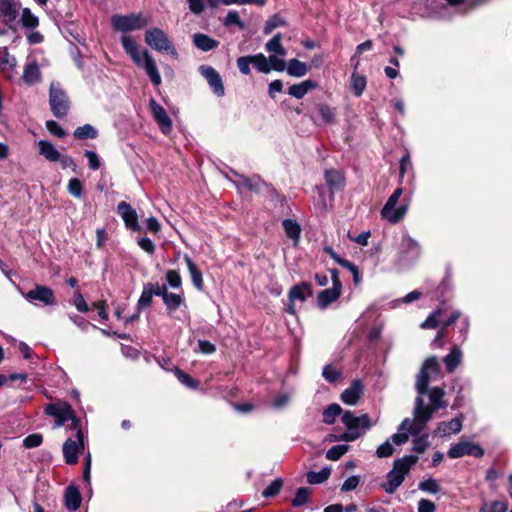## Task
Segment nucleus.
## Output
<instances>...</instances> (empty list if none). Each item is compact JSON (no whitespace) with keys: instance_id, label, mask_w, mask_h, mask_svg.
Returning a JSON list of instances; mask_svg holds the SVG:
<instances>
[{"instance_id":"f257e3e1","label":"nucleus","mask_w":512,"mask_h":512,"mask_svg":"<svg viewBox=\"0 0 512 512\" xmlns=\"http://www.w3.org/2000/svg\"><path fill=\"white\" fill-rule=\"evenodd\" d=\"M418 461L415 455H408L396 459L393 468L387 474V481L382 484V488L386 493L393 494L404 481L405 476L409 473L413 465Z\"/></svg>"},{"instance_id":"f03ea898","label":"nucleus","mask_w":512,"mask_h":512,"mask_svg":"<svg viewBox=\"0 0 512 512\" xmlns=\"http://www.w3.org/2000/svg\"><path fill=\"white\" fill-rule=\"evenodd\" d=\"M434 412L431 408L424 405L422 395H419L415 401L413 419H404L400 425V430L417 435L424 429L427 422L430 421Z\"/></svg>"},{"instance_id":"7ed1b4c3","label":"nucleus","mask_w":512,"mask_h":512,"mask_svg":"<svg viewBox=\"0 0 512 512\" xmlns=\"http://www.w3.org/2000/svg\"><path fill=\"white\" fill-rule=\"evenodd\" d=\"M342 422L348 430L340 437V439L344 441H354L358 439L371 427L370 417L367 414L355 416L351 411L343 413Z\"/></svg>"},{"instance_id":"20e7f679","label":"nucleus","mask_w":512,"mask_h":512,"mask_svg":"<svg viewBox=\"0 0 512 512\" xmlns=\"http://www.w3.org/2000/svg\"><path fill=\"white\" fill-rule=\"evenodd\" d=\"M45 414L55 418V427H61L67 421H71V428L77 430L80 420L74 414L72 407L67 402L51 403L45 407Z\"/></svg>"},{"instance_id":"39448f33","label":"nucleus","mask_w":512,"mask_h":512,"mask_svg":"<svg viewBox=\"0 0 512 512\" xmlns=\"http://www.w3.org/2000/svg\"><path fill=\"white\" fill-rule=\"evenodd\" d=\"M145 42L154 50L167 52L174 59H178V52L172 45L167 34L160 28H151L145 33Z\"/></svg>"},{"instance_id":"423d86ee","label":"nucleus","mask_w":512,"mask_h":512,"mask_svg":"<svg viewBox=\"0 0 512 512\" xmlns=\"http://www.w3.org/2000/svg\"><path fill=\"white\" fill-rule=\"evenodd\" d=\"M49 104L53 115L57 118L65 117L69 111L70 102L59 84L52 83L49 90Z\"/></svg>"},{"instance_id":"0eeeda50","label":"nucleus","mask_w":512,"mask_h":512,"mask_svg":"<svg viewBox=\"0 0 512 512\" xmlns=\"http://www.w3.org/2000/svg\"><path fill=\"white\" fill-rule=\"evenodd\" d=\"M439 373L440 365L437 357L432 356L427 358L424 361L416 379L415 387L419 395H424L426 393L431 375H438Z\"/></svg>"},{"instance_id":"6e6552de","label":"nucleus","mask_w":512,"mask_h":512,"mask_svg":"<svg viewBox=\"0 0 512 512\" xmlns=\"http://www.w3.org/2000/svg\"><path fill=\"white\" fill-rule=\"evenodd\" d=\"M402 194V189H396L393 194L388 198L386 204L381 210V215L384 219L388 220L391 223L399 222L407 212V206L401 205L399 208H396L399 197Z\"/></svg>"},{"instance_id":"1a4fd4ad","label":"nucleus","mask_w":512,"mask_h":512,"mask_svg":"<svg viewBox=\"0 0 512 512\" xmlns=\"http://www.w3.org/2000/svg\"><path fill=\"white\" fill-rule=\"evenodd\" d=\"M76 441L68 438L63 444V456L67 464L73 465L78 462V454L84 450V435L81 428H77Z\"/></svg>"},{"instance_id":"9d476101","label":"nucleus","mask_w":512,"mask_h":512,"mask_svg":"<svg viewBox=\"0 0 512 512\" xmlns=\"http://www.w3.org/2000/svg\"><path fill=\"white\" fill-rule=\"evenodd\" d=\"M251 59L254 67L262 73H269L272 70L283 71L285 69L284 59L276 55H270L267 58L264 54L259 53L251 56Z\"/></svg>"},{"instance_id":"9b49d317","label":"nucleus","mask_w":512,"mask_h":512,"mask_svg":"<svg viewBox=\"0 0 512 512\" xmlns=\"http://www.w3.org/2000/svg\"><path fill=\"white\" fill-rule=\"evenodd\" d=\"M113 27L121 32L138 30L146 26L147 22L140 15H114L111 19Z\"/></svg>"},{"instance_id":"f8f14e48","label":"nucleus","mask_w":512,"mask_h":512,"mask_svg":"<svg viewBox=\"0 0 512 512\" xmlns=\"http://www.w3.org/2000/svg\"><path fill=\"white\" fill-rule=\"evenodd\" d=\"M447 454L452 459L460 458L465 455L481 458L484 455V450L478 444L469 441H460L452 445Z\"/></svg>"},{"instance_id":"ddd939ff","label":"nucleus","mask_w":512,"mask_h":512,"mask_svg":"<svg viewBox=\"0 0 512 512\" xmlns=\"http://www.w3.org/2000/svg\"><path fill=\"white\" fill-rule=\"evenodd\" d=\"M24 297L30 302L38 301L45 306H52L56 303L53 290L44 285H36L34 289L25 293Z\"/></svg>"},{"instance_id":"4468645a","label":"nucleus","mask_w":512,"mask_h":512,"mask_svg":"<svg viewBox=\"0 0 512 512\" xmlns=\"http://www.w3.org/2000/svg\"><path fill=\"white\" fill-rule=\"evenodd\" d=\"M199 72L207 80L214 94H216L218 97L224 96L225 88L223 81L215 68L208 65H202L199 67Z\"/></svg>"},{"instance_id":"2eb2a0df","label":"nucleus","mask_w":512,"mask_h":512,"mask_svg":"<svg viewBox=\"0 0 512 512\" xmlns=\"http://www.w3.org/2000/svg\"><path fill=\"white\" fill-rule=\"evenodd\" d=\"M154 120L164 134H169L172 129V121L166 110L155 99L149 101Z\"/></svg>"},{"instance_id":"dca6fc26","label":"nucleus","mask_w":512,"mask_h":512,"mask_svg":"<svg viewBox=\"0 0 512 512\" xmlns=\"http://www.w3.org/2000/svg\"><path fill=\"white\" fill-rule=\"evenodd\" d=\"M117 212L123 219L127 228L133 231L140 230L137 212L129 203L121 201L117 206Z\"/></svg>"},{"instance_id":"f3484780","label":"nucleus","mask_w":512,"mask_h":512,"mask_svg":"<svg viewBox=\"0 0 512 512\" xmlns=\"http://www.w3.org/2000/svg\"><path fill=\"white\" fill-rule=\"evenodd\" d=\"M20 4L15 0H0V18L3 23L10 25L19 13Z\"/></svg>"},{"instance_id":"a211bd4d","label":"nucleus","mask_w":512,"mask_h":512,"mask_svg":"<svg viewBox=\"0 0 512 512\" xmlns=\"http://www.w3.org/2000/svg\"><path fill=\"white\" fill-rule=\"evenodd\" d=\"M140 67H143L145 69L148 77L150 78L154 86H159L161 84L162 79L158 71L156 62L147 50L143 52L142 65Z\"/></svg>"},{"instance_id":"6ab92c4d","label":"nucleus","mask_w":512,"mask_h":512,"mask_svg":"<svg viewBox=\"0 0 512 512\" xmlns=\"http://www.w3.org/2000/svg\"><path fill=\"white\" fill-rule=\"evenodd\" d=\"M363 394V385L359 380H354L350 387L341 394V400L348 405H355Z\"/></svg>"},{"instance_id":"aec40b11","label":"nucleus","mask_w":512,"mask_h":512,"mask_svg":"<svg viewBox=\"0 0 512 512\" xmlns=\"http://www.w3.org/2000/svg\"><path fill=\"white\" fill-rule=\"evenodd\" d=\"M121 43H122V46H123L125 52L128 55H130L133 62L137 66H141L143 54L141 55V53L139 52L138 45H137L136 41L131 36L122 35Z\"/></svg>"},{"instance_id":"412c9836","label":"nucleus","mask_w":512,"mask_h":512,"mask_svg":"<svg viewBox=\"0 0 512 512\" xmlns=\"http://www.w3.org/2000/svg\"><path fill=\"white\" fill-rule=\"evenodd\" d=\"M462 429V421L460 418H453L447 422H441L438 424L435 434L441 437H445L451 434H457Z\"/></svg>"},{"instance_id":"4be33fe9","label":"nucleus","mask_w":512,"mask_h":512,"mask_svg":"<svg viewBox=\"0 0 512 512\" xmlns=\"http://www.w3.org/2000/svg\"><path fill=\"white\" fill-rule=\"evenodd\" d=\"M342 289L335 287L322 290L317 296V304L321 309L327 308L331 303L335 302L341 295Z\"/></svg>"},{"instance_id":"5701e85b","label":"nucleus","mask_w":512,"mask_h":512,"mask_svg":"<svg viewBox=\"0 0 512 512\" xmlns=\"http://www.w3.org/2000/svg\"><path fill=\"white\" fill-rule=\"evenodd\" d=\"M82 497L80 491L75 486H68L64 494L65 506L68 510L75 511L81 505Z\"/></svg>"},{"instance_id":"b1692460","label":"nucleus","mask_w":512,"mask_h":512,"mask_svg":"<svg viewBox=\"0 0 512 512\" xmlns=\"http://www.w3.org/2000/svg\"><path fill=\"white\" fill-rule=\"evenodd\" d=\"M462 351L459 346L454 345L450 353L444 357L443 362L448 373H453L462 362Z\"/></svg>"},{"instance_id":"393cba45","label":"nucleus","mask_w":512,"mask_h":512,"mask_svg":"<svg viewBox=\"0 0 512 512\" xmlns=\"http://www.w3.org/2000/svg\"><path fill=\"white\" fill-rule=\"evenodd\" d=\"M317 87V82L307 79L300 83L290 85V96L297 99L303 98L308 92L314 90Z\"/></svg>"},{"instance_id":"a878e982","label":"nucleus","mask_w":512,"mask_h":512,"mask_svg":"<svg viewBox=\"0 0 512 512\" xmlns=\"http://www.w3.org/2000/svg\"><path fill=\"white\" fill-rule=\"evenodd\" d=\"M237 185L241 188L255 192H261L267 186L258 176H240L237 180Z\"/></svg>"},{"instance_id":"bb28decb","label":"nucleus","mask_w":512,"mask_h":512,"mask_svg":"<svg viewBox=\"0 0 512 512\" xmlns=\"http://www.w3.org/2000/svg\"><path fill=\"white\" fill-rule=\"evenodd\" d=\"M184 261L187 264V268L189 270L193 285L195 286L196 289L202 290L204 287V282L201 271L198 269V267L196 266V264L193 262L189 255H184Z\"/></svg>"},{"instance_id":"cd10ccee","label":"nucleus","mask_w":512,"mask_h":512,"mask_svg":"<svg viewBox=\"0 0 512 512\" xmlns=\"http://www.w3.org/2000/svg\"><path fill=\"white\" fill-rule=\"evenodd\" d=\"M193 44L200 50L207 52L219 45V42L206 34L196 33L193 35Z\"/></svg>"},{"instance_id":"c85d7f7f","label":"nucleus","mask_w":512,"mask_h":512,"mask_svg":"<svg viewBox=\"0 0 512 512\" xmlns=\"http://www.w3.org/2000/svg\"><path fill=\"white\" fill-rule=\"evenodd\" d=\"M40 77V69L35 61L25 65L22 79L26 84L33 85L40 80Z\"/></svg>"},{"instance_id":"c756f323","label":"nucleus","mask_w":512,"mask_h":512,"mask_svg":"<svg viewBox=\"0 0 512 512\" xmlns=\"http://www.w3.org/2000/svg\"><path fill=\"white\" fill-rule=\"evenodd\" d=\"M39 153L44 156L48 161L56 162L60 158L59 151L55 148V146L45 140H40L38 142Z\"/></svg>"},{"instance_id":"7c9ffc66","label":"nucleus","mask_w":512,"mask_h":512,"mask_svg":"<svg viewBox=\"0 0 512 512\" xmlns=\"http://www.w3.org/2000/svg\"><path fill=\"white\" fill-rule=\"evenodd\" d=\"M325 180L329 187V189L333 192L338 190L344 186V177L343 175L334 169L326 170L325 172Z\"/></svg>"},{"instance_id":"2f4dec72","label":"nucleus","mask_w":512,"mask_h":512,"mask_svg":"<svg viewBox=\"0 0 512 512\" xmlns=\"http://www.w3.org/2000/svg\"><path fill=\"white\" fill-rule=\"evenodd\" d=\"M445 392L442 388L434 387L429 391V399L430 403L427 405L433 411H437L438 409L445 407V403L443 401V397Z\"/></svg>"},{"instance_id":"473e14b6","label":"nucleus","mask_w":512,"mask_h":512,"mask_svg":"<svg viewBox=\"0 0 512 512\" xmlns=\"http://www.w3.org/2000/svg\"><path fill=\"white\" fill-rule=\"evenodd\" d=\"M311 294L312 290L310 284L307 282H302L301 284L294 286L290 290V299L304 301L309 296H311Z\"/></svg>"},{"instance_id":"72a5a7b5","label":"nucleus","mask_w":512,"mask_h":512,"mask_svg":"<svg viewBox=\"0 0 512 512\" xmlns=\"http://www.w3.org/2000/svg\"><path fill=\"white\" fill-rule=\"evenodd\" d=\"M266 50L270 53V55H276L283 59L286 54L285 48L281 44V36L280 34H276L272 39H270L266 44Z\"/></svg>"},{"instance_id":"f704fd0d","label":"nucleus","mask_w":512,"mask_h":512,"mask_svg":"<svg viewBox=\"0 0 512 512\" xmlns=\"http://www.w3.org/2000/svg\"><path fill=\"white\" fill-rule=\"evenodd\" d=\"M153 289H154V283L149 282L144 285L142 293L138 300V305H137L138 310H141L144 307L150 306V304L152 302V297L154 295Z\"/></svg>"},{"instance_id":"c9c22d12","label":"nucleus","mask_w":512,"mask_h":512,"mask_svg":"<svg viewBox=\"0 0 512 512\" xmlns=\"http://www.w3.org/2000/svg\"><path fill=\"white\" fill-rule=\"evenodd\" d=\"M98 136V131L90 124H85L76 128L74 137L77 139H95Z\"/></svg>"},{"instance_id":"e433bc0d","label":"nucleus","mask_w":512,"mask_h":512,"mask_svg":"<svg viewBox=\"0 0 512 512\" xmlns=\"http://www.w3.org/2000/svg\"><path fill=\"white\" fill-rule=\"evenodd\" d=\"M164 304L169 312H173L178 309L182 303L184 302V298L182 294L172 293L170 292L168 295H165Z\"/></svg>"},{"instance_id":"4c0bfd02","label":"nucleus","mask_w":512,"mask_h":512,"mask_svg":"<svg viewBox=\"0 0 512 512\" xmlns=\"http://www.w3.org/2000/svg\"><path fill=\"white\" fill-rule=\"evenodd\" d=\"M16 65V59L11 56L7 48L0 49V69L2 71L13 70Z\"/></svg>"},{"instance_id":"58836bf2","label":"nucleus","mask_w":512,"mask_h":512,"mask_svg":"<svg viewBox=\"0 0 512 512\" xmlns=\"http://www.w3.org/2000/svg\"><path fill=\"white\" fill-rule=\"evenodd\" d=\"M342 413V408L338 404H331L323 412V422L333 424L336 418Z\"/></svg>"},{"instance_id":"ea45409f","label":"nucleus","mask_w":512,"mask_h":512,"mask_svg":"<svg viewBox=\"0 0 512 512\" xmlns=\"http://www.w3.org/2000/svg\"><path fill=\"white\" fill-rule=\"evenodd\" d=\"M20 21L25 28H36L39 24L38 17H36L29 8H24L20 17Z\"/></svg>"},{"instance_id":"a19ab883","label":"nucleus","mask_w":512,"mask_h":512,"mask_svg":"<svg viewBox=\"0 0 512 512\" xmlns=\"http://www.w3.org/2000/svg\"><path fill=\"white\" fill-rule=\"evenodd\" d=\"M174 374L175 376L177 377V379L182 383L184 384L185 386L191 388V389H196L198 388L199 386V381H197L196 379L192 378L189 374L185 373L183 370H181L180 368L176 367L174 369Z\"/></svg>"},{"instance_id":"79ce46f5","label":"nucleus","mask_w":512,"mask_h":512,"mask_svg":"<svg viewBox=\"0 0 512 512\" xmlns=\"http://www.w3.org/2000/svg\"><path fill=\"white\" fill-rule=\"evenodd\" d=\"M308 70L306 63L298 59H290V76L303 77L307 74Z\"/></svg>"},{"instance_id":"37998d69","label":"nucleus","mask_w":512,"mask_h":512,"mask_svg":"<svg viewBox=\"0 0 512 512\" xmlns=\"http://www.w3.org/2000/svg\"><path fill=\"white\" fill-rule=\"evenodd\" d=\"M351 87L356 96H361L366 87L365 77L357 73H353L351 76Z\"/></svg>"},{"instance_id":"c03bdc74","label":"nucleus","mask_w":512,"mask_h":512,"mask_svg":"<svg viewBox=\"0 0 512 512\" xmlns=\"http://www.w3.org/2000/svg\"><path fill=\"white\" fill-rule=\"evenodd\" d=\"M311 489L308 487H301L296 491L295 497L292 500L294 507H299L306 504L310 498Z\"/></svg>"},{"instance_id":"a18cd8bd","label":"nucleus","mask_w":512,"mask_h":512,"mask_svg":"<svg viewBox=\"0 0 512 512\" xmlns=\"http://www.w3.org/2000/svg\"><path fill=\"white\" fill-rule=\"evenodd\" d=\"M330 469L329 468H323L319 472H309L307 474V481L310 484H320L326 481L330 476Z\"/></svg>"},{"instance_id":"49530a36","label":"nucleus","mask_w":512,"mask_h":512,"mask_svg":"<svg viewBox=\"0 0 512 512\" xmlns=\"http://www.w3.org/2000/svg\"><path fill=\"white\" fill-rule=\"evenodd\" d=\"M349 450V446L346 444H340L333 446L326 452V458L332 461H336L340 459L347 451Z\"/></svg>"},{"instance_id":"de8ad7c7","label":"nucleus","mask_w":512,"mask_h":512,"mask_svg":"<svg viewBox=\"0 0 512 512\" xmlns=\"http://www.w3.org/2000/svg\"><path fill=\"white\" fill-rule=\"evenodd\" d=\"M442 314L441 309H437L420 325L422 329H434L439 324V319Z\"/></svg>"},{"instance_id":"09e8293b","label":"nucleus","mask_w":512,"mask_h":512,"mask_svg":"<svg viewBox=\"0 0 512 512\" xmlns=\"http://www.w3.org/2000/svg\"><path fill=\"white\" fill-rule=\"evenodd\" d=\"M508 509L507 504L502 501H494L491 503H485L480 512H506Z\"/></svg>"},{"instance_id":"8fccbe9b","label":"nucleus","mask_w":512,"mask_h":512,"mask_svg":"<svg viewBox=\"0 0 512 512\" xmlns=\"http://www.w3.org/2000/svg\"><path fill=\"white\" fill-rule=\"evenodd\" d=\"M168 285L172 288H180L182 285V278L177 270H168L165 275Z\"/></svg>"},{"instance_id":"3c124183","label":"nucleus","mask_w":512,"mask_h":512,"mask_svg":"<svg viewBox=\"0 0 512 512\" xmlns=\"http://www.w3.org/2000/svg\"><path fill=\"white\" fill-rule=\"evenodd\" d=\"M43 442V436L39 433L30 434L23 440V446L31 449L39 447Z\"/></svg>"},{"instance_id":"603ef678","label":"nucleus","mask_w":512,"mask_h":512,"mask_svg":"<svg viewBox=\"0 0 512 512\" xmlns=\"http://www.w3.org/2000/svg\"><path fill=\"white\" fill-rule=\"evenodd\" d=\"M319 113L325 123L331 124L335 118V110L328 105L321 104L319 105Z\"/></svg>"},{"instance_id":"864d4df0","label":"nucleus","mask_w":512,"mask_h":512,"mask_svg":"<svg viewBox=\"0 0 512 512\" xmlns=\"http://www.w3.org/2000/svg\"><path fill=\"white\" fill-rule=\"evenodd\" d=\"M393 453L394 446L392 445L390 440L385 441L376 450V455L378 458L390 457Z\"/></svg>"},{"instance_id":"5fc2aeb1","label":"nucleus","mask_w":512,"mask_h":512,"mask_svg":"<svg viewBox=\"0 0 512 512\" xmlns=\"http://www.w3.org/2000/svg\"><path fill=\"white\" fill-rule=\"evenodd\" d=\"M419 489L432 494H436L440 491V486L436 480L428 479L419 483Z\"/></svg>"},{"instance_id":"6e6d98bb","label":"nucleus","mask_w":512,"mask_h":512,"mask_svg":"<svg viewBox=\"0 0 512 512\" xmlns=\"http://www.w3.org/2000/svg\"><path fill=\"white\" fill-rule=\"evenodd\" d=\"M68 191L74 197L80 198L83 191L81 181L78 178L71 179L68 183Z\"/></svg>"},{"instance_id":"4d7b16f0","label":"nucleus","mask_w":512,"mask_h":512,"mask_svg":"<svg viewBox=\"0 0 512 512\" xmlns=\"http://www.w3.org/2000/svg\"><path fill=\"white\" fill-rule=\"evenodd\" d=\"M281 487L282 480L276 479L267 488L264 489L262 494L264 497H273L280 492Z\"/></svg>"},{"instance_id":"13d9d810","label":"nucleus","mask_w":512,"mask_h":512,"mask_svg":"<svg viewBox=\"0 0 512 512\" xmlns=\"http://www.w3.org/2000/svg\"><path fill=\"white\" fill-rule=\"evenodd\" d=\"M73 304L75 305L79 312L86 313L89 311V307L85 302L84 297L79 291H75L74 293Z\"/></svg>"},{"instance_id":"bf43d9fd","label":"nucleus","mask_w":512,"mask_h":512,"mask_svg":"<svg viewBox=\"0 0 512 512\" xmlns=\"http://www.w3.org/2000/svg\"><path fill=\"white\" fill-rule=\"evenodd\" d=\"M224 24L226 26L237 25L240 29H244V24L240 20L239 14L236 11H229L228 12V14H227V16L225 18Z\"/></svg>"},{"instance_id":"052dcab7","label":"nucleus","mask_w":512,"mask_h":512,"mask_svg":"<svg viewBox=\"0 0 512 512\" xmlns=\"http://www.w3.org/2000/svg\"><path fill=\"white\" fill-rule=\"evenodd\" d=\"M428 446L429 442L427 435L420 436L413 441V450L417 453H423Z\"/></svg>"},{"instance_id":"680f3d73","label":"nucleus","mask_w":512,"mask_h":512,"mask_svg":"<svg viewBox=\"0 0 512 512\" xmlns=\"http://www.w3.org/2000/svg\"><path fill=\"white\" fill-rule=\"evenodd\" d=\"M46 128L51 134L60 138L64 137L66 134L63 128L54 120L47 121Z\"/></svg>"},{"instance_id":"e2e57ef3","label":"nucleus","mask_w":512,"mask_h":512,"mask_svg":"<svg viewBox=\"0 0 512 512\" xmlns=\"http://www.w3.org/2000/svg\"><path fill=\"white\" fill-rule=\"evenodd\" d=\"M284 24V21L281 20L278 16L271 17L265 24L263 32L268 35L270 34L275 28L278 26H281Z\"/></svg>"},{"instance_id":"0e129e2a","label":"nucleus","mask_w":512,"mask_h":512,"mask_svg":"<svg viewBox=\"0 0 512 512\" xmlns=\"http://www.w3.org/2000/svg\"><path fill=\"white\" fill-rule=\"evenodd\" d=\"M252 64L251 56H243L237 59V66L241 73L248 75L250 73V65Z\"/></svg>"},{"instance_id":"69168bd1","label":"nucleus","mask_w":512,"mask_h":512,"mask_svg":"<svg viewBox=\"0 0 512 512\" xmlns=\"http://www.w3.org/2000/svg\"><path fill=\"white\" fill-rule=\"evenodd\" d=\"M198 352L202 354H213L216 351V346L207 340H198Z\"/></svg>"},{"instance_id":"338daca9","label":"nucleus","mask_w":512,"mask_h":512,"mask_svg":"<svg viewBox=\"0 0 512 512\" xmlns=\"http://www.w3.org/2000/svg\"><path fill=\"white\" fill-rule=\"evenodd\" d=\"M322 375L327 381L334 382L338 379L340 373L331 365H326L323 369Z\"/></svg>"},{"instance_id":"774afa93","label":"nucleus","mask_w":512,"mask_h":512,"mask_svg":"<svg viewBox=\"0 0 512 512\" xmlns=\"http://www.w3.org/2000/svg\"><path fill=\"white\" fill-rule=\"evenodd\" d=\"M435 504L427 499H421L418 502V512H435Z\"/></svg>"}]
</instances>
